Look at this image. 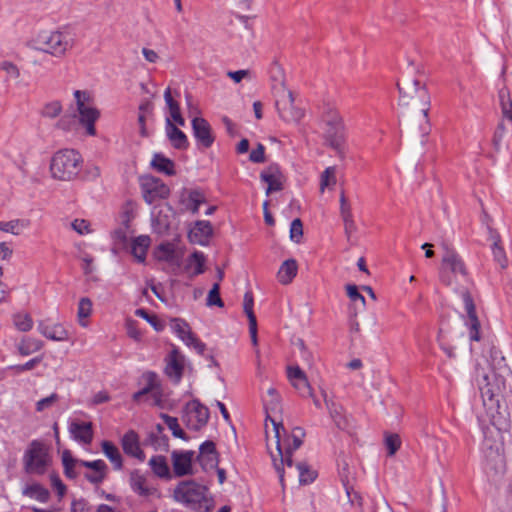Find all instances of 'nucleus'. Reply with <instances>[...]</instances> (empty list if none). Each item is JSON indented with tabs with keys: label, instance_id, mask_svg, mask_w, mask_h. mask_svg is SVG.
Here are the masks:
<instances>
[{
	"label": "nucleus",
	"instance_id": "36",
	"mask_svg": "<svg viewBox=\"0 0 512 512\" xmlns=\"http://www.w3.org/2000/svg\"><path fill=\"white\" fill-rule=\"evenodd\" d=\"M0 71L5 73V82L15 81L19 82L21 78V71L17 64L9 60L0 61Z\"/></svg>",
	"mask_w": 512,
	"mask_h": 512
},
{
	"label": "nucleus",
	"instance_id": "23",
	"mask_svg": "<svg viewBox=\"0 0 512 512\" xmlns=\"http://www.w3.org/2000/svg\"><path fill=\"white\" fill-rule=\"evenodd\" d=\"M198 461L204 470L216 468L218 465V453L213 441H205L200 445Z\"/></svg>",
	"mask_w": 512,
	"mask_h": 512
},
{
	"label": "nucleus",
	"instance_id": "31",
	"mask_svg": "<svg viewBox=\"0 0 512 512\" xmlns=\"http://www.w3.org/2000/svg\"><path fill=\"white\" fill-rule=\"evenodd\" d=\"M102 451L105 454V456L110 460V462L113 464L114 469L120 470L123 467V459L120 454L119 449L116 445H114L110 441H103L101 443Z\"/></svg>",
	"mask_w": 512,
	"mask_h": 512
},
{
	"label": "nucleus",
	"instance_id": "33",
	"mask_svg": "<svg viewBox=\"0 0 512 512\" xmlns=\"http://www.w3.org/2000/svg\"><path fill=\"white\" fill-rule=\"evenodd\" d=\"M171 328L185 344H187L194 335L189 324L180 318L171 319Z\"/></svg>",
	"mask_w": 512,
	"mask_h": 512
},
{
	"label": "nucleus",
	"instance_id": "61",
	"mask_svg": "<svg viewBox=\"0 0 512 512\" xmlns=\"http://www.w3.org/2000/svg\"><path fill=\"white\" fill-rule=\"evenodd\" d=\"M346 291L347 295L350 298L351 301L357 302L360 301L362 306H365V298L364 296L358 291V287L354 284H347L346 285Z\"/></svg>",
	"mask_w": 512,
	"mask_h": 512
},
{
	"label": "nucleus",
	"instance_id": "6",
	"mask_svg": "<svg viewBox=\"0 0 512 512\" xmlns=\"http://www.w3.org/2000/svg\"><path fill=\"white\" fill-rule=\"evenodd\" d=\"M83 159L74 149H61L55 152L50 161L52 178L59 181H71L81 171Z\"/></svg>",
	"mask_w": 512,
	"mask_h": 512
},
{
	"label": "nucleus",
	"instance_id": "30",
	"mask_svg": "<svg viewBox=\"0 0 512 512\" xmlns=\"http://www.w3.org/2000/svg\"><path fill=\"white\" fill-rule=\"evenodd\" d=\"M298 265L296 260L287 259L285 260L278 271V280L281 284L287 285L292 282L297 274Z\"/></svg>",
	"mask_w": 512,
	"mask_h": 512
},
{
	"label": "nucleus",
	"instance_id": "9",
	"mask_svg": "<svg viewBox=\"0 0 512 512\" xmlns=\"http://www.w3.org/2000/svg\"><path fill=\"white\" fill-rule=\"evenodd\" d=\"M321 121L324 127V139L331 148L340 151L344 143V123L338 110L332 106H325Z\"/></svg>",
	"mask_w": 512,
	"mask_h": 512
},
{
	"label": "nucleus",
	"instance_id": "47",
	"mask_svg": "<svg viewBox=\"0 0 512 512\" xmlns=\"http://www.w3.org/2000/svg\"><path fill=\"white\" fill-rule=\"evenodd\" d=\"M63 107L60 101L53 100L46 103L41 109V116L44 118L55 119L62 113Z\"/></svg>",
	"mask_w": 512,
	"mask_h": 512
},
{
	"label": "nucleus",
	"instance_id": "24",
	"mask_svg": "<svg viewBox=\"0 0 512 512\" xmlns=\"http://www.w3.org/2000/svg\"><path fill=\"white\" fill-rule=\"evenodd\" d=\"M488 231L489 239L492 241L491 250L494 261L497 262L502 269H505L508 266V258L503 246L501 245V237L499 233L490 226H488Z\"/></svg>",
	"mask_w": 512,
	"mask_h": 512
},
{
	"label": "nucleus",
	"instance_id": "46",
	"mask_svg": "<svg viewBox=\"0 0 512 512\" xmlns=\"http://www.w3.org/2000/svg\"><path fill=\"white\" fill-rule=\"evenodd\" d=\"M205 202V197L203 193L199 190H191L188 193L186 208L190 210L193 214L198 213L199 207L202 203Z\"/></svg>",
	"mask_w": 512,
	"mask_h": 512
},
{
	"label": "nucleus",
	"instance_id": "20",
	"mask_svg": "<svg viewBox=\"0 0 512 512\" xmlns=\"http://www.w3.org/2000/svg\"><path fill=\"white\" fill-rule=\"evenodd\" d=\"M287 377L291 385L298 391L302 397H313L312 388L304 371L298 367H288Z\"/></svg>",
	"mask_w": 512,
	"mask_h": 512
},
{
	"label": "nucleus",
	"instance_id": "55",
	"mask_svg": "<svg viewBox=\"0 0 512 512\" xmlns=\"http://www.w3.org/2000/svg\"><path fill=\"white\" fill-rule=\"evenodd\" d=\"M207 305L208 306H218L223 307L224 303L220 297V284L215 283L213 284L211 290L208 293L207 296Z\"/></svg>",
	"mask_w": 512,
	"mask_h": 512
},
{
	"label": "nucleus",
	"instance_id": "8",
	"mask_svg": "<svg viewBox=\"0 0 512 512\" xmlns=\"http://www.w3.org/2000/svg\"><path fill=\"white\" fill-rule=\"evenodd\" d=\"M476 380L484 405L493 406L499 402V396L506 391V381L500 374L494 371L489 374L479 365L476 367Z\"/></svg>",
	"mask_w": 512,
	"mask_h": 512
},
{
	"label": "nucleus",
	"instance_id": "57",
	"mask_svg": "<svg viewBox=\"0 0 512 512\" xmlns=\"http://www.w3.org/2000/svg\"><path fill=\"white\" fill-rule=\"evenodd\" d=\"M25 493L32 497H35L37 500L41 502H45L49 497L48 490H46L45 488L38 484L31 485L30 487H28L25 490Z\"/></svg>",
	"mask_w": 512,
	"mask_h": 512
},
{
	"label": "nucleus",
	"instance_id": "44",
	"mask_svg": "<svg viewBox=\"0 0 512 512\" xmlns=\"http://www.w3.org/2000/svg\"><path fill=\"white\" fill-rule=\"evenodd\" d=\"M29 220H11L7 222H0V231L11 233L13 235H19L21 229L29 226Z\"/></svg>",
	"mask_w": 512,
	"mask_h": 512
},
{
	"label": "nucleus",
	"instance_id": "51",
	"mask_svg": "<svg viewBox=\"0 0 512 512\" xmlns=\"http://www.w3.org/2000/svg\"><path fill=\"white\" fill-rule=\"evenodd\" d=\"M175 256V247L172 243L166 242L158 246V259L171 262Z\"/></svg>",
	"mask_w": 512,
	"mask_h": 512
},
{
	"label": "nucleus",
	"instance_id": "27",
	"mask_svg": "<svg viewBox=\"0 0 512 512\" xmlns=\"http://www.w3.org/2000/svg\"><path fill=\"white\" fill-rule=\"evenodd\" d=\"M322 395L324 397V402L326 404L330 417L334 421L335 425L339 429H346L348 427V421L346 416L344 415V409L342 405L334 402L331 399H328L326 392L323 391Z\"/></svg>",
	"mask_w": 512,
	"mask_h": 512
},
{
	"label": "nucleus",
	"instance_id": "63",
	"mask_svg": "<svg viewBox=\"0 0 512 512\" xmlns=\"http://www.w3.org/2000/svg\"><path fill=\"white\" fill-rule=\"evenodd\" d=\"M505 132H506L505 125L503 122H500L497 125V128H496V130L494 132V136H493V145L497 151L500 150L501 143L504 138Z\"/></svg>",
	"mask_w": 512,
	"mask_h": 512
},
{
	"label": "nucleus",
	"instance_id": "39",
	"mask_svg": "<svg viewBox=\"0 0 512 512\" xmlns=\"http://www.w3.org/2000/svg\"><path fill=\"white\" fill-rule=\"evenodd\" d=\"M295 469L298 471L299 483L301 485H307L312 483L316 477L317 473L315 470H312L310 466L305 462H299L295 465Z\"/></svg>",
	"mask_w": 512,
	"mask_h": 512
},
{
	"label": "nucleus",
	"instance_id": "25",
	"mask_svg": "<svg viewBox=\"0 0 512 512\" xmlns=\"http://www.w3.org/2000/svg\"><path fill=\"white\" fill-rule=\"evenodd\" d=\"M38 331L46 338L53 341H67L69 333L62 324L49 325L44 321L38 323Z\"/></svg>",
	"mask_w": 512,
	"mask_h": 512
},
{
	"label": "nucleus",
	"instance_id": "43",
	"mask_svg": "<svg viewBox=\"0 0 512 512\" xmlns=\"http://www.w3.org/2000/svg\"><path fill=\"white\" fill-rule=\"evenodd\" d=\"M42 348V342L34 338H24L18 345V351L22 356L30 355Z\"/></svg>",
	"mask_w": 512,
	"mask_h": 512
},
{
	"label": "nucleus",
	"instance_id": "64",
	"mask_svg": "<svg viewBox=\"0 0 512 512\" xmlns=\"http://www.w3.org/2000/svg\"><path fill=\"white\" fill-rule=\"evenodd\" d=\"M126 330H127V334L130 338L136 340V341H139L141 339V332L140 330L137 328V323L136 321L134 320H127L126 321Z\"/></svg>",
	"mask_w": 512,
	"mask_h": 512
},
{
	"label": "nucleus",
	"instance_id": "15",
	"mask_svg": "<svg viewBox=\"0 0 512 512\" xmlns=\"http://www.w3.org/2000/svg\"><path fill=\"white\" fill-rule=\"evenodd\" d=\"M461 296L464 302L465 310L467 312V322L466 326L469 329V338L471 341H480L481 335H480V321L478 319V316L476 314V307L473 301V298L469 291L464 289L461 292Z\"/></svg>",
	"mask_w": 512,
	"mask_h": 512
},
{
	"label": "nucleus",
	"instance_id": "18",
	"mask_svg": "<svg viewBox=\"0 0 512 512\" xmlns=\"http://www.w3.org/2000/svg\"><path fill=\"white\" fill-rule=\"evenodd\" d=\"M194 451H177L171 453L172 466L175 476L183 477L193 474L192 461Z\"/></svg>",
	"mask_w": 512,
	"mask_h": 512
},
{
	"label": "nucleus",
	"instance_id": "17",
	"mask_svg": "<svg viewBox=\"0 0 512 512\" xmlns=\"http://www.w3.org/2000/svg\"><path fill=\"white\" fill-rule=\"evenodd\" d=\"M166 366L164 369L167 377L178 384L183 376L184 365H185V357L179 349L173 346L172 350L165 358Z\"/></svg>",
	"mask_w": 512,
	"mask_h": 512
},
{
	"label": "nucleus",
	"instance_id": "58",
	"mask_svg": "<svg viewBox=\"0 0 512 512\" xmlns=\"http://www.w3.org/2000/svg\"><path fill=\"white\" fill-rule=\"evenodd\" d=\"M253 305H254L253 294H252V292L248 291L244 294L243 309H244L245 314L248 317L249 322L257 321L256 316L253 311Z\"/></svg>",
	"mask_w": 512,
	"mask_h": 512
},
{
	"label": "nucleus",
	"instance_id": "21",
	"mask_svg": "<svg viewBox=\"0 0 512 512\" xmlns=\"http://www.w3.org/2000/svg\"><path fill=\"white\" fill-rule=\"evenodd\" d=\"M213 234V228L209 221H196L188 233L189 241L193 244L205 246Z\"/></svg>",
	"mask_w": 512,
	"mask_h": 512
},
{
	"label": "nucleus",
	"instance_id": "32",
	"mask_svg": "<svg viewBox=\"0 0 512 512\" xmlns=\"http://www.w3.org/2000/svg\"><path fill=\"white\" fill-rule=\"evenodd\" d=\"M151 166L157 171L169 176H172L176 173L174 162L160 153L154 154L151 161Z\"/></svg>",
	"mask_w": 512,
	"mask_h": 512
},
{
	"label": "nucleus",
	"instance_id": "12",
	"mask_svg": "<svg viewBox=\"0 0 512 512\" xmlns=\"http://www.w3.org/2000/svg\"><path fill=\"white\" fill-rule=\"evenodd\" d=\"M140 187L145 202L150 205L167 198L170 194L169 187L162 180L150 175L140 178Z\"/></svg>",
	"mask_w": 512,
	"mask_h": 512
},
{
	"label": "nucleus",
	"instance_id": "48",
	"mask_svg": "<svg viewBox=\"0 0 512 512\" xmlns=\"http://www.w3.org/2000/svg\"><path fill=\"white\" fill-rule=\"evenodd\" d=\"M135 315L145 319L157 332L163 331L165 324L156 315H150L145 309H136Z\"/></svg>",
	"mask_w": 512,
	"mask_h": 512
},
{
	"label": "nucleus",
	"instance_id": "4",
	"mask_svg": "<svg viewBox=\"0 0 512 512\" xmlns=\"http://www.w3.org/2000/svg\"><path fill=\"white\" fill-rule=\"evenodd\" d=\"M34 43V50L63 59L75 47L76 39L68 29H57L38 34Z\"/></svg>",
	"mask_w": 512,
	"mask_h": 512
},
{
	"label": "nucleus",
	"instance_id": "14",
	"mask_svg": "<svg viewBox=\"0 0 512 512\" xmlns=\"http://www.w3.org/2000/svg\"><path fill=\"white\" fill-rule=\"evenodd\" d=\"M186 411V425L188 428L198 431L207 424L209 420V409L198 400L194 399L187 403Z\"/></svg>",
	"mask_w": 512,
	"mask_h": 512
},
{
	"label": "nucleus",
	"instance_id": "1",
	"mask_svg": "<svg viewBox=\"0 0 512 512\" xmlns=\"http://www.w3.org/2000/svg\"><path fill=\"white\" fill-rule=\"evenodd\" d=\"M399 91L398 105L404 117H418L428 123L431 100L425 83L420 79L405 78L397 82Z\"/></svg>",
	"mask_w": 512,
	"mask_h": 512
},
{
	"label": "nucleus",
	"instance_id": "26",
	"mask_svg": "<svg viewBox=\"0 0 512 512\" xmlns=\"http://www.w3.org/2000/svg\"><path fill=\"white\" fill-rule=\"evenodd\" d=\"M166 134L175 149L185 150L188 148L187 136L169 118L166 119Z\"/></svg>",
	"mask_w": 512,
	"mask_h": 512
},
{
	"label": "nucleus",
	"instance_id": "52",
	"mask_svg": "<svg viewBox=\"0 0 512 512\" xmlns=\"http://www.w3.org/2000/svg\"><path fill=\"white\" fill-rule=\"evenodd\" d=\"M150 444L155 450L168 451L169 450V438L166 435H156L151 433L149 435Z\"/></svg>",
	"mask_w": 512,
	"mask_h": 512
},
{
	"label": "nucleus",
	"instance_id": "16",
	"mask_svg": "<svg viewBox=\"0 0 512 512\" xmlns=\"http://www.w3.org/2000/svg\"><path fill=\"white\" fill-rule=\"evenodd\" d=\"M191 125L197 145L204 149L210 148L215 141V136L209 122L202 117H194Z\"/></svg>",
	"mask_w": 512,
	"mask_h": 512
},
{
	"label": "nucleus",
	"instance_id": "3",
	"mask_svg": "<svg viewBox=\"0 0 512 512\" xmlns=\"http://www.w3.org/2000/svg\"><path fill=\"white\" fill-rule=\"evenodd\" d=\"M443 249L444 253L439 271L440 281L460 294L464 289L468 291L465 286L469 281L468 271L462 257L454 248L446 244L443 245Z\"/></svg>",
	"mask_w": 512,
	"mask_h": 512
},
{
	"label": "nucleus",
	"instance_id": "50",
	"mask_svg": "<svg viewBox=\"0 0 512 512\" xmlns=\"http://www.w3.org/2000/svg\"><path fill=\"white\" fill-rule=\"evenodd\" d=\"M13 321L16 328L22 332L30 331L33 327V320L29 314H16Z\"/></svg>",
	"mask_w": 512,
	"mask_h": 512
},
{
	"label": "nucleus",
	"instance_id": "60",
	"mask_svg": "<svg viewBox=\"0 0 512 512\" xmlns=\"http://www.w3.org/2000/svg\"><path fill=\"white\" fill-rule=\"evenodd\" d=\"M249 160L253 163H264L265 158V146L258 143L256 148L250 152Z\"/></svg>",
	"mask_w": 512,
	"mask_h": 512
},
{
	"label": "nucleus",
	"instance_id": "41",
	"mask_svg": "<svg viewBox=\"0 0 512 512\" xmlns=\"http://www.w3.org/2000/svg\"><path fill=\"white\" fill-rule=\"evenodd\" d=\"M91 313H92V301L87 297L81 298L78 303L77 317H78L79 324L82 327L87 326V321L85 319L88 318L91 315Z\"/></svg>",
	"mask_w": 512,
	"mask_h": 512
},
{
	"label": "nucleus",
	"instance_id": "40",
	"mask_svg": "<svg viewBox=\"0 0 512 512\" xmlns=\"http://www.w3.org/2000/svg\"><path fill=\"white\" fill-rule=\"evenodd\" d=\"M499 100L503 118L512 122V100L508 89L503 88L499 91Z\"/></svg>",
	"mask_w": 512,
	"mask_h": 512
},
{
	"label": "nucleus",
	"instance_id": "59",
	"mask_svg": "<svg viewBox=\"0 0 512 512\" xmlns=\"http://www.w3.org/2000/svg\"><path fill=\"white\" fill-rule=\"evenodd\" d=\"M302 236H303V224L299 218H296L291 222L290 239L295 243H299L301 241Z\"/></svg>",
	"mask_w": 512,
	"mask_h": 512
},
{
	"label": "nucleus",
	"instance_id": "56",
	"mask_svg": "<svg viewBox=\"0 0 512 512\" xmlns=\"http://www.w3.org/2000/svg\"><path fill=\"white\" fill-rule=\"evenodd\" d=\"M164 99L168 106L171 118L181 114L179 103L173 99L171 89L169 87L164 92Z\"/></svg>",
	"mask_w": 512,
	"mask_h": 512
},
{
	"label": "nucleus",
	"instance_id": "29",
	"mask_svg": "<svg viewBox=\"0 0 512 512\" xmlns=\"http://www.w3.org/2000/svg\"><path fill=\"white\" fill-rule=\"evenodd\" d=\"M150 242V237L147 235H140L133 239L131 243V253L138 262H145Z\"/></svg>",
	"mask_w": 512,
	"mask_h": 512
},
{
	"label": "nucleus",
	"instance_id": "5",
	"mask_svg": "<svg viewBox=\"0 0 512 512\" xmlns=\"http://www.w3.org/2000/svg\"><path fill=\"white\" fill-rule=\"evenodd\" d=\"M173 497L195 512H209L213 507L212 499L207 496V487L193 480L181 481L175 487Z\"/></svg>",
	"mask_w": 512,
	"mask_h": 512
},
{
	"label": "nucleus",
	"instance_id": "10",
	"mask_svg": "<svg viewBox=\"0 0 512 512\" xmlns=\"http://www.w3.org/2000/svg\"><path fill=\"white\" fill-rule=\"evenodd\" d=\"M51 464L48 447L41 441L33 440L23 456V466L26 473L43 475Z\"/></svg>",
	"mask_w": 512,
	"mask_h": 512
},
{
	"label": "nucleus",
	"instance_id": "37",
	"mask_svg": "<svg viewBox=\"0 0 512 512\" xmlns=\"http://www.w3.org/2000/svg\"><path fill=\"white\" fill-rule=\"evenodd\" d=\"M146 377H147L146 386L144 388H142L141 390H139L138 392L133 394V400L136 402H140L142 400V398L148 394H150V396H151L152 393L155 392V390L160 388L158 382L156 381L155 373L148 372L146 374Z\"/></svg>",
	"mask_w": 512,
	"mask_h": 512
},
{
	"label": "nucleus",
	"instance_id": "28",
	"mask_svg": "<svg viewBox=\"0 0 512 512\" xmlns=\"http://www.w3.org/2000/svg\"><path fill=\"white\" fill-rule=\"evenodd\" d=\"M69 431L73 438L84 444H90L93 440V427L91 422H72Z\"/></svg>",
	"mask_w": 512,
	"mask_h": 512
},
{
	"label": "nucleus",
	"instance_id": "42",
	"mask_svg": "<svg viewBox=\"0 0 512 512\" xmlns=\"http://www.w3.org/2000/svg\"><path fill=\"white\" fill-rule=\"evenodd\" d=\"M160 418L165 422L168 428L171 430L172 435L176 438H180L182 440H187V436L185 432L181 429L178 419L176 417H172L166 413H161Z\"/></svg>",
	"mask_w": 512,
	"mask_h": 512
},
{
	"label": "nucleus",
	"instance_id": "35",
	"mask_svg": "<svg viewBox=\"0 0 512 512\" xmlns=\"http://www.w3.org/2000/svg\"><path fill=\"white\" fill-rule=\"evenodd\" d=\"M149 465L153 473L160 478H169L170 470L167 464V460L162 455L153 456L149 460Z\"/></svg>",
	"mask_w": 512,
	"mask_h": 512
},
{
	"label": "nucleus",
	"instance_id": "7",
	"mask_svg": "<svg viewBox=\"0 0 512 512\" xmlns=\"http://www.w3.org/2000/svg\"><path fill=\"white\" fill-rule=\"evenodd\" d=\"M483 434L482 451L486 467L495 473H502L505 468V461L500 429L494 425L486 426L483 428Z\"/></svg>",
	"mask_w": 512,
	"mask_h": 512
},
{
	"label": "nucleus",
	"instance_id": "22",
	"mask_svg": "<svg viewBox=\"0 0 512 512\" xmlns=\"http://www.w3.org/2000/svg\"><path fill=\"white\" fill-rule=\"evenodd\" d=\"M121 445L125 454L141 462L145 460V453L140 447L138 434L134 430H129L123 435Z\"/></svg>",
	"mask_w": 512,
	"mask_h": 512
},
{
	"label": "nucleus",
	"instance_id": "45",
	"mask_svg": "<svg viewBox=\"0 0 512 512\" xmlns=\"http://www.w3.org/2000/svg\"><path fill=\"white\" fill-rule=\"evenodd\" d=\"M62 464L64 468V474L66 477L70 479H74L77 477V473L74 470L76 464H78V460L73 458L70 450H65L62 453Z\"/></svg>",
	"mask_w": 512,
	"mask_h": 512
},
{
	"label": "nucleus",
	"instance_id": "13",
	"mask_svg": "<svg viewBox=\"0 0 512 512\" xmlns=\"http://www.w3.org/2000/svg\"><path fill=\"white\" fill-rule=\"evenodd\" d=\"M276 107L281 119L287 123H299L305 114L302 108L295 105V99L290 90L276 101Z\"/></svg>",
	"mask_w": 512,
	"mask_h": 512
},
{
	"label": "nucleus",
	"instance_id": "62",
	"mask_svg": "<svg viewBox=\"0 0 512 512\" xmlns=\"http://www.w3.org/2000/svg\"><path fill=\"white\" fill-rule=\"evenodd\" d=\"M58 395L56 393H52L50 396L42 398L36 403V410L38 412H42L45 409L50 408L57 400Z\"/></svg>",
	"mask_w": 512,
	"mask_h": 512
},
{
	"label": "nucleus",
	"instance_id": "34",
	"mask_svg": "<svg viewBox=\"0 0 512 512\" xmlns=\"http://www.w3.org/2000/svg\"><path fill=\"white\" fill-rule=\"evenodd\" d=\"M130 481L133 491L141 496H150L156 492L155 488H149L146 485L145 477L138 474L137 472L131 473Z\"/></svg>",
	"mask_w": 512,
	"mask_h": 512
},
{
	"label": "nucleus",
	"instance_id": "2",
	"mask_svg": "<svg viewBox=\"0 0 512 512\" xmlns=\"http://www.w3.org/2000/svg\"><path fill=\"white\" fill-rule=\"evenodd\" d=\"M271 424L273 425V429L275 432V447L276 454L271 453V458L274 464V468L278 474L279 481L284 488V465L288 468H293V460L292 454L294 451L300 448L303 441L302 439L305 437V431L301 427H295L292 430L291 435H288L284 440L285 450H282L281 443V431L285 433V428L282 422L277 421L276 418H270Z\"/></svg>",
	"mask_w": 512,
	"mask_h": 512
},
{
	"label": "nucleus",
	"instance_id": "19",
	"mask_svg": "<svg viewBox=\"0 0 512 512\" xmlns=\"http://www.w3.org/2000/svg\"><path fill=\"white\" fill-rule=\"evenodd\" d=\"M260 179L268 184L267 195L283 189L285 177L277 164H271L265 168L260 174Z\"/></svg>",
	"mask_w": 512,
	"mask_h": 512
},
{
	"label": "nucleus",
	"instance_id": "11",
	"mask_svg": "<svg viewBox=\"0 0 512 512\" xmlns=\"http://www.w3.org/2000/svg\"><path fill=\"white\" fill-rule=\"evenodd\" d=\"M74 97L77 104V111L79 113V121L85 127L86 133L90 136L96 135L95 122L100 116L99 111L91 106L86 105L89 100L87 92L76 90Z\"/></svg>",
	"mask_w": 512,
	"mask_h": 512
},
{
	"label": "nucleus",
	"instance_id": "49",
	"mask_svg": "<svg viewBox=\"0 0 512 512\" xmlns=\"http://www.w3.org/2000/svg\"><path fill=\"white\" fill-rule=\"evenodd\" d=\"M264 406L266 410V421H270V418H274L271 413L281 412L280 396L277 397H266L264 398Z\"/></svg>",
	"mask_w": 512,
	"mask_h": 512
},
{
	"label": "nucleus",
	"instance_id": "53",
	"mask_svg": "<svg viewBox=\"0 0 512 512\" xmlns=\"http://www.w3.org/2000/svg\"><path fill=\"white\" fill-rule=\"evenodd\" d=\"M336 169L335 167H327L321 174L320 190L323 192L326 187L336 183Z\"/></svg>",
	"mask_w": 512,
	"mask_h": 512
},
{
	"label": "nucleus",
	"instance_id": "54",
	"mask_svg": "<svg viewBox=\"0 0 512 512\" xmlns=\"http://www.w3.org/2000/svg\"><path fill=\"white\" fill-rule=\"evenodd\" d=\"M385 446L388 450V455L393 456L401 446V439L399 435L395 433L386 434Z\"/></svg>",
	"mask_w": 512,
	"mask_h": 512
},
{
	"label": "nucleus",
	"instance_id": "38",
	"mask_svg": "<svg viewBox=\"0 0 512 512\" xmlns=\"http://www.w3.org/2000/svg\"><path fill=\"white\" fill-rule=\"evenodd\" d=\"M205 256L200 251L193 252L187 259L185 270L189 271L194 266L193 275H199L204 273Z\"/></svg>",
	"mask_w": 512,
	"mask_h": 512
}]
</instances>
